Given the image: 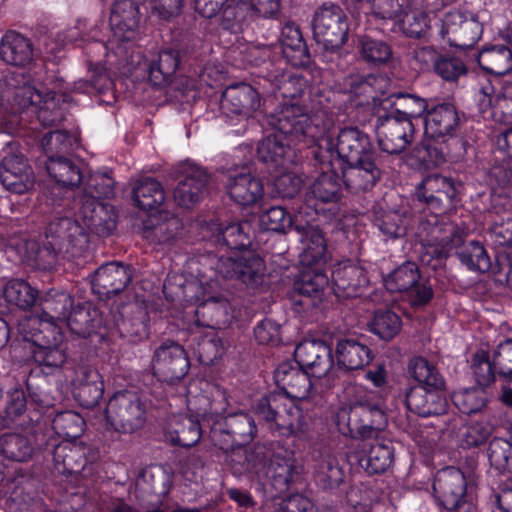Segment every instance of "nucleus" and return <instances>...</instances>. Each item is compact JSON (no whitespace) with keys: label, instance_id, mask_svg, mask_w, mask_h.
Instances as JSON below:
<instances>
[{"label":"nucleus","instance_id":"nucleus-55","mask_svg":"<svg viewBox=\"0 0 512 512\" xmlns=\"http://www.w3.org/2000/svg\"><path fill=\"white\" fill-rule=\"evenodd\" d=\"M85 374L81 372L78 386L73 387V395L76 401L84 408L92 409L96 407L103 397L104 385L99 372H92L91 384L85 386L81 384Z\"/></svg>","mask_w":512,"mask_h":512},{"label":"nucleus","instance_id":"nucleus-4","mask_svg":"<svg viewBox=\"0 0 512 512\" xmlns=\"http://www.w3.org/2000/svg\"><path fill=\"white\" fill-rule=\"evenodd\" d=\"M412 377L420 384L405 392L407 409L420 416L430 417L444 414L448 402L442 391L445 380L437 368L423 357H414L408 366Z\"/></svg>","mask_w":512,"mask_h":512},{"label":"nucleus","instance_id":"nucleus-52","mask_svg":"<svg viewBox=\"0 0 512 512\" xmlns=\"http://www.w3.org/2000/svg\"><path fill=\"white\" fill-rule=\"evenodd\" d=\"M374 223L387 237L400 238L406 234L409 220L405 212L379 207L375 211Z\"/></svg>","mask_w":512,"mask_h":512},{"label":"nucleus","instance_id":"nucleus-60","mask_svg":"<svg viewBox=\"0 0 512 512\" xmlns=\"http://www.w3.org/2000/svg\"><path fill=\"white\" fill-rule=\"evenodd\" d=\"M301 222L298 216L293 219L281 206H273L263 212L260 223L266 230L274 232L294 231L295 222Z\"/></svg>","mask_w":512,"mask_h":512},{"label":"nucleus","instance_id":"nucleus-6","mask_svg":"<svg viewBox=\"0 0 512 512\" xmlns=\"http://www.w3.org/2000/svg\"><path fill=\"white\" fill-rule=\"evenodd\" d=\"M38 324L37 318H24L18 323V331L25 341L36 346L33 357L37 363L49 368L61 367L67 359L61 332L48 325L38 328Z\"/></svg>","mask_w":512,"mask_h":512},{"label":"nucleus","instance_id":"nucleus-61","mask_svg":"<svg viewBox=\"0 0 512 512\" xmlns=\"http://www.w3.org/2000/svg\"><path fill=\"white\" fill-rule=\"evenodd\" d=\"M75 143V137L66 131L55 130L42 137L40 146L49 160V156L61 157V154L68 153L73 149Z\"/></svg>","mask_w":512,"mask_h":512},{"label":"nucleus","instance_id":"nucleus-9","mask_svg":"<svg viewBox=\"0 0 512 512\" xmlns=\"http://www.w3.org/2000/svg\"><path fill=\"white\" fill-rule=\"evenodd\" d=\"M215 273L225 279H237L248 287L262 284L265 265L263 260L250 251L209 258Z\"/></svg>","mask_w":512,"mask_h":512},{"label":"nucleus","instance_id":"nucleus-14","mask_svg":"<svg viewBox=\"0 0 512 512\" xmlns=\"http://www.w3.org/2000/svg\"><path fill=\"white\" fill-rule=\"evenodd\" d=\"M189 360L185 350L173 341H166L156 348L152 360L154 375L163 382L173 384L186 376Z\"/></svg>","mask_w":512,"mask_h":512},{"label":"nucleus","instance_id":"nucleus-62","mask_svg":"<svg viewBox=\"0 0 512 512\" xmlns=\"http://www.w3.org/2000/svg\"><path fill=\"white\" fill-rule=\"evenodd\" d=\"M487 456L492 467L500 473L512 471V445L504 438L490 441Z\"/></svg>","mask_w":512,"mask_h":512},{"label":"nucleus","instance_id":"nucleus-36","mask_svg":"<svg viewBox=\"0 0 512 512\" xmlns=\"http://www.w3.org/2000/svg\"><path fill=\"white\" fill-rule=\"evenodd\" d=\"M203 427L205 426L200 424L198 417L176 415L170 418L166 435L174 445L191 447L200 440Z\"/></svg>","mask_w":512,"mask_h":512},{"label":"nucleus","instance_id":"nucleus-8","mask_svg":"<svg viewBox=\"0 0 512 512\" xmlns=\"http://www.w3.org/2000/svg\"><path fill=\"white\" fill-rule=\"evenodd\" d=\"M105 416L107 423L116 432L132 434L144 427L147 407L137 393L120 391L109 399Z\"/></svg>","mask_w":512,"mask_h":512},{"label":"nucleus","instance_id":"nucleus-21","mask_svg":"<svg viewBox=\"0 0 512 512\" xmlns=\"http://www.w3.org/2000/svg\"><path fill=\"white\" fill-rule=\"evenodd\" d=\"M343 183L353 193L371 190L382 176L379 154L347 163Z\"/></svg>","mask_w":512,"mask_h":512},{"label":"nucleus","instance_id":"nucleus-42","mask_svg":"<svg viewBox=\"0 0 512 512\" xmlns=\"http://www.w3.org/2000/svg\"><path fill=\"white\" fill-rule=\"evenodd\" d=\"M266 475L276 494L286 492L298 476L295 460L291 456L273 455L267 466Z\"/></svg>","mask_w":512,"mask_h":512},{"label":"nucleus","instance_id":"nucleus-59","mask_svg":"<svg viewBox=\"0 0 512 512\" xmlns=\"http://www.w3.org/2000/svg\"><path fill=\"white\" fill-rule=\"evenodd\" d=\"M401 318L391 310H379L375 312L370 324V330L383 340H391L401 330Z\"/></svg>","mask_w":512,"mask_h":512},{"label":"nucleus","instance_id":"nucleus-25","mask_svg":"<svg viewBox=\"0 0 512 512\" xmlns=\"http://www.w3.org/2000/svg\"><path fill=\"white\" fill-rule=\"evenodd\" d=\"M310 373L298 363H281L274 372V380L284 396L291 399H306L311 391Z\"/></svg>","mask_w":512,"mask_h":512},{"label":"nucleus","instance_id":"nucleus-43","mask_svg":"<svg viewBox=\"0 0 512 512\" xmlns=\"http://www.w3.org/2000/svg\"><path fill=\"white\" fill-rule=\"evenodd\" d=\"M170 485V475L160 466L144 468L139 473L135 482L136 492L141 497L152 494L164 496L168 493Z\"/></svg>","mask_w":512,"mask_h":512},{"label":"nucleus","instance_id":"nucleus-37","mask_svg":"<svg viewBox=\"0 0 512 512\" xmlns=\"http://www.w3.org/2000/svg\"><path fill=\"white\" fill-rule=\"evenodd\" d=\"M72 333L88 337L97 333L103 325L101 312L90 303H82L73 307L64 323Z\"/></svg>","mask_w":512,"mask_h":512},{"label":"nucleus","instance_id":"nucleus-22","mask_svg":"<svg viewBox=\"0 0 512 512\" xmlns=\"http://www.w3.org/2000/svg\"><path fill=\"white\" fill-rule=\"evenodd\" d=\"M73 304L74 300L69 293L54 289L49 290L39 297L40 314L32 318L39 320L38 328L48 325L56 327L60 331L61 325H64L73 308Z\"/></svg>","mask_w":512,"mask_h":512},{"label":"nucleus","instance_id":"nucleus-56","mask_svg":"<svg viewBox=\"0 0 512 512\" xmlns=\"http://www.w3.org/2000/svg\"><path fill=\"white\" fill-rule=\"evenodd\" d=\"M420 277L417 264L405 262L388 275L385 286L391 292L405 293Z\"/></svg>","mask_w":512,"mask_h":512},{"label":"nucleus","instance_id":"nucleus-15","mask_svg":"<svg viewBox=\"0 0 512 512\" xmlns=\"http://www.w3.org/2000/svg\"><path fill=\"white\" fill-rule=\"evenodd\" d=\"M376 134L378 145L383 151L397 154L412 142L414 125L408 119H402L391 112L378 118Z\"/></svg>","mask_w":512,"mask_h":512},{"label":"nucleus","instance_id":"nucleus-48","mask_svg":"<svg viewBox=\"0 0 512 512\" xmlns=\"http://www.w3.org/2000/svg\"><path fill=\"white\" fill-rule=\"evenodd\" d=\"M357 50L361 59L371 65L385 64L393 54L392 47L387 41L369 35L358 37Z\"/></svg>","mask_w":512,"mask_h":512},{"label":"nucleus","instance_id":"nucleus-38","mask_svg":"<svg viewBox=\"0 0 512 512\" xmlns=\"http://www.w3.org/2000/svg\"><path fill=\"white\" fill-rule=\"evenodd\" d=\"M131 194L134 205L147 212L159 209L166 199L161 183L151 177L134 180Z\"/></svg>","mask_w":512,"mask_h":512},{"label":"nucleus","instance_id":"nucleus-40","mask_svg":"<svg viewBox=\"0 0 512 512\" xmlns=\"http://www.w3.org/2000/svg\"><path fill=\"white\" fill-rule=\"evenodd\" d=\"M36 433H5L0 436V453L9 460L25 462L29 460L36 447Z\"/></svg>","mask_w":512,"mask_h":512},{"label":"nucleus","instance_id":"nucleus-3","mask_svg":"<svg viewBox=\"0 0 512 512\" xmlns=\"http://www.w3.org/2000/svg\"><path fill=\"white\" fill-rule=\"evenodd\" d=\"M352 411L360 415L362 421V425L357 428L362 438V456L359 458L361 467L370 474L385 472L392 464L394 449L390 440L379 436L388 422L383 399L374 392L365 393L355 401Z\"/></svg>","mask_w":512,"mask_h":512},{"label":"nucleus","instance_id":"nucleus-23","mask_svg":"<svg viewBox=\"0 0 512 512\" xmlns=\"http://www.w3.org/2000/svg\"><path fill=\"white\" fill-rule=\"evenodd\" d=\"M456 186L449 177L432 174L418 184L415 196L434 211H441L446 205H451L456 196Z\"/></svg>","mask_w":512,"mask_h":512},{"label":"nucleus","instance_id":"nucleus-44","mask_svg":"<svg viewBox=\"0 0 512 512\" xmlns=\"http://www.w3.org/2000/svg\"><path fill=\"white\" fill-rule=\"evenodd\" d=\"M179 62L180 56L177 50L168 48L160 51L148 68V78L151 84L158 87L168 84L177 71Z\"/></svg>","mask_w":512,"mask_h":512},{"label":"nucleus","instance_id":"nucleus-28","mask_svg":"<svg viewBox=\"0 0 512 512\" xmlns=\"http://www.w3.org/2000/svg\"><path fill=\"white\" fill-rule=\"evenodd\" d=\"M261 106L259 93L249 84L240 83L226 88L221 108L226 115L251 117Z\"/></svg>","mask_w":512,"mask_h":512},{"label":"nucleus","instance_id":"nucleus-63","mask_svg":"<svg viewBox=\"0 0 512 512\" xmlns=\"http://www.w3.org/2000/svg\"><path fill=\"white\" fill-rule=\"evenodd\" d=\"M452 400L461 413L470 415L481 411L487 399L483 390L469 388L453 393Z\"/></svg>","mask_w":512,"mask_h":512},{"label":"nucleus","instance_id":"nucleus-57","mask_svg":"<svg viewBox=\"0 0 512 512\" xmlns=\"http://www.w3.org/2000/svg\"><path fill=\"white\" fill-rule=\"evenodd\" d=\"M395 109L393 114L412 122L428 112V103L425 98L410 93H397L395 95Z\"/></svg>","mask_w":512,"mask_h":512},{"label":"nucleus","instance_id":"nucleus-45","mask_svg":"<svg viewBox=\"0 0 512 512\" xmlns=\"http://www.w3.org/2000/svg\"><path fill=\"white\" fill-rule=\"evenodd\" d=\"M477 61L486 72L505 75L512 71V49L505 45L486 47L479 53Z\"/></svg>","mask_w":512,"mask_h":512},{"label":"nucleus","instance_id":"nucleus-34","mask_svg":"<svg viewBox=\"0 0 512 512\" xmlns=\"http://www.w3.org/2000/svg\"><path fill=\"white\" fill-rule=\"evenodd\" d=\"M294 231L298 234L303 244L301 261L305 265L317 264L324 260L327 250L326 240L322 231L310 224L295 222Z\"/></svg>","mask_w":512,"mask_h":512},{"label":"nucleus","instance_id":"nucleus-51","mask_svg":"<svg viewBox=\"0 0 512 512\" xmlns=\"http://www.w3.org/2000/svg\"><path fill=\"white\" fill-rule=\"evenodd\" d=\"M465 235L463 234V238ZM456 255L468 269L472 271L486 272L491 267L490 258L484 246L478 241L463 243L459 247H453Z\"/></svg>","mask_w":512,"mask_h":512},{"label":"nucleus","instance_id":"nucleus-5","mask_svg":"<svg viewBox=\"0 0 512 512\" xmlns=\"http://www.w3.org/2000/svg\"><path fill=\"white\" fill-rule=\"evenodd\" d=\"M257 428L254 418L248 413L230 414L224 419H216L211 424L209 437L214 446L228 452L232 449L230 463L239 465V472L249 469L247 452L242 446L255 438Z\"/></svg>","mask_w":512,"mask_h":512},{"label":"nucleus","instance_id":"nucleus-11","mask_svg":"<svg viewBox=\"0 0 512 512\" xmlns=\"http://www.w3.org/2000/svg\"><path fill=\"white\" fill-rule=\"evenodd\" d=\"M76 219L86 231L108 236L116 228L117 213L112 205L101 202L94 195L78 193L74 198Z\"/></svg>","mask_w":512,"mask_h":512},{"label":"nucleus","instance_id":"nucleus-50","mask_svg":"<svg viewBox=\"0 0 512 512\" xmlns=\"http://www.w3.org/2000/svg\"><path fill=\"white\" fill-rule=\"evenodd\" d=\"M321 168V175L311 185V194L322 203H335L341 196L339 177L331 170L332 167L321 165Z\"/></svg>","mask_w":512,"mask_h":512},{"label":"nucleus","instance_id":"nucleus-7","mask_svg":"<svg viewBox=\"0 0 512 512\" xmlns=\"http://www.w3.org/2000/svg\"><path fill=\"white\" fill-rule=\"evenodd\" d=\"M256 412L269 429L281 436L289 437L306 431L307 424L301 409L282 394L261 398L256 405Z\"/></svg>","mask_w":512,"mask_h":512},{"label":"nucleus","instance_id":"nucleus-13","mask_svg":"<svg viewBox=\"0 0 512 512\" xmlns=\"http://www.w3.org/2000/svg\"><path fill=\"white\" fill-rule=\"evenodd\" d=\"M482 25L476 15L451 11L441 20L439 34L450 46L468 49L474 46L482 34Z\"/></svg>","mask_w":512,"mask_h":512},{"label":"nucleus","instance_id":"nucleus-26","mask_svg":"<svg viewBox=\"0 0 512 512\" xmlns=\"http://www.w3.org/2000/svg\"><path fill=\"white\" fill-rule=\"evenodd\" d=\"M132 279L129 266L110 262L99 267L91 281L92 289L100 298H110L123 291Z\"/></svg>","mask_w":512,"mask_h":512},{"label":"nucleus","instance_id":"nucleus-41","mask_svg":"<svg viewBox=\"0 0 512 512\" xmlns=\"http://www.w3.org/2000/svg\"><path fill=\"white\" fill-rule=\"evenodd\" d=\"M227 191L234 202L243 206L255 204L263 196L261 181L250 173L230 177Z\"/></svg>","mask_w":512,"mask_h":512},{"label":"nucleus","instance_id":"nucleus-10","mask_svg":"<svg viewBox=\"0 0 512 512\" xmlns=\"http://www.w3.org/2000/svg\"><path fill=\"white\" fill-rule=\"evenodd\" d=\"M313 35L326 50H338L347 41L349 26L344 11L333 3H324L313 16Z\"/></svg>","mask_w":512,"mask_h":512},{"label":"nucleus","instance_id":"nucleus-20","mask_svg":"<svg viewBox=\"0 0 512 512\" xmlns=\"http://www.w3.org/2000/svg\"><path fill=\"white\" fill-rule=\"evenodd\" d=\"M94 459V452L82 442L64 440L53 449L54 468L63 475L80 474Z\"/></svg>","mask_w":512,"mask_h":512},{"label":"nucleus","instance_id":"nucleus-27","mask_svg":"<svg viewBox=\"0 0 512 512\" xmlns=\"http://www.w3.org/2000/svg\"><path fill=\"white\" fill-rule=\"evenodd\" d=\"M333 290L337 298L348 299L362 295L368 285L365 270L354 263L343 262L332 270Z\"/></svg>","mask_w":512,"mask_h":512},{"label":"nucleus","instance_id":"nucleus-46","mask_svg":"<svg viewBox=\"0 0 512 512\" xmlns=\"http://www.w3.org/2000/svg\"><path fill=\"white\" fill-rule=\"evenodd\" d=\"M46 170L51 178L64 187H74L83 178L79 166L64 156H49V160L46 161Z\"/></svg>","mask_w":512,"mask_h":512},{"label":"nucleus","instance_id":"nucleus-12","mask_svg":"<svg viewBox=\"0 0 512 512\" xmlns=\"http://www.w3.org/2000/svg\"><path fill=\"white\" fill-rule=\"evenodd\" d=\"M50 245L64 250L72 258L80 257L88 248L89 237L86 229L71 217L53 218L45 230Z\"/></svg>","mask_w":512,"mask_h":512},{"label":"nucleus","instance_id":"nucleus-47","mask_svg":"<svg viewBox=\"0 0 512 512\" xmlns=\"http://www.w3.org/2000/svg\"><path fill=\"white\" fill-rule=\"evenodd\" d=\"M149 225L145 227L144 237L155 244L168 245L177 238L181 229L182 223L176 216L165 214L162 221L154 222V219L149 220Z\"/></svg>","mask_w":512,"mask_h":512},{"label":"nucleus","instance_id":"nucleus-39","mask_svg":"<svg viewBox=\"0 0 512 512\" xmlns=\"http://www.w3.org/2000/svg\"><path fill=\"white\" fill-rule=\"evenodd\" d=\"M280 43L284 57L293 66H304L310 56L300 28L293 22H287L280 34Z\"/></svg>","mask_w":512,"mask_h":512},{"label":"nucleus","instance_id":"nucleus-17","mask_svg":"<svg viewBox=\"0 0 512 512\" xmlns=\"http://www.w3.org/2000/svg\"><path fill=\"white\" fill-rule=\"evenodd\" d=\"M189 411L201 417L204 426L211 431V424L216 419H224L222 414L229 406L227 392L217 384L206 383L204 394L188 396Z\"/></svg>","mask_w":512,"mask_h":512},{"label":"nucleus","instance_id":"nucleus-35","mask_svg":"<svg viewBox=\"0 0 512 512\" xmlns=\"http://www.w3.org/2000/svg\"><path fill=\"white\" fill-rule=\"evenodd\" d=\"M209 229L213 233L212 240L220 248L233 251L246 249L251 245V226L248 222L230 223L225 227L217 222H212Z\"/></svg>","mask_w":512,"mask_h":512},{"label":"nucleus","instance_id":"nucleus-16","mask_svg":"<svg viewBox=\"0 0 512 512\" xmlns=\"http://www.w3.org/2000/svg\"><path fill=\"white\" fill-rule=\"evenodd\" d=\"M5 145L11 150L0 162V180L3 186L16 194H23L31 190L35 183L34 173L24 156L14 153V143L9 141Z\"/></svg>","mask_w":512,"mask_h":512},{"label":"nucleus","instance_id":"nucleus-64","mask_svg":"<svg viewBox=\"0 0 512 512\" xmlns=\"http://www.w3.org/2000/svg\"><path fill=\"white\" fill-rule=\"evenodd\" d=\"M344 473L338 460L332 455L323 457L318 466L317 482L325 489L338 487L343 482Z\"/></svg>","mask_w":512,"mask_h":512},{"label":"nucleus","instance_id":"nucleus-31","mask_svg":"<svg viewBox=\"0 0 512 512\" xmlns=\"http://www.w3.org/2000/svg\"><path fill=\"white\" fill-rule=\"evenodd\" d=\"M463 243V232L453 223L447 222L445 217H441L434 229L424 252L422 261L425 257L443 259L446 258L453 247H459Z\"/></svg>","mask_w":512,"mask_h":512},{"label":"nucleus","instance_id":"nucleus-53","mask_svg":"<svg viewBox=\"0 0 512 512\" xmlns=\"http://www.w3.org/2000/svg\"><path fill=\"white\" fill-rule=\"evenodd\" d=\"M291 152L289 144L284 143L276 134L267 135L260 141L257 148L259 159L264 163H273L275 166H283Z\"/></svg>","mask_w":512,"mask_h":512},{"label":"nucleus","instance_id":"nucleus-32","mask_svg":"<svg viewBox=\"0 0 512 512\" xmlns=\"http://www.w3.org/2000/svg\"><path fill=\"white\" fill-rule=\"evenodd\" d=\"M336 363L345 370L363 369L373 359L370 347L356 337H342L335 347Z\"/></svg>","mask_w":512,"mask_h":512},{"label":"nucleus","instance_id":"nucleus-2","mask_svg":"<svg viewBox=\"0 0 512 512\" xmlns=\"http://www.w3.org/2000/svg\"><path fill=\"white\" fill-rule=\"evenodd\" d=\"M66 96L32 83L23 72L7 71L0 78V105L6 102L16 112L30 110L43 127L57 125L65 118Z\"/></svg>","mask_w":512,"mask_h":512},{"label":"nucleus","instance_id":"nucleus-58","mask_svg":"<svg viewBox=\"0 0 512 512\" xmlns=\"http://www.w3.org/2000/svg\"><path fill=\"white\" fill-rule=\"evenodd\" d=\"M85 421L83 417L74 411H62L57 413L52 421V428L59 436L76 439L84 432Z\"/></svg>","mask_w":512,"mask_h":512},{"label":"nucleus","instance_id":"nucleus-33","mask_svg":"<svg viewBox=\"0 0 512 512\" xmlns=\"http://www.w3.org/2000/svg\"><path fill=\"white\" fill-rule=\"evenodd\" d=\"M0 58L6 64L26 67L34 59L33 43L19 32L7 31L0 41Z\"/></svg>","mask_w":512,"mask_h":512},{"label":"nucleus","instance_id":"nucleus-19","mask_svg":"<svg viewBox=\"0 0 512 512\" xmlns=\"http://www.w3.org/2000/svg\"><path fill=\"white\" fill-rule=\"evenodd\" d=\"M209 182L210 176L205 169L192 164L186 165L182 179L174 189V200L185 208L195 205L208 193Z\"/></svg>","mask_w":512,"mask_h":512},{"label":"nucleus","instance_id":"nucleus-54","mask_svg":"<svg viewBox=\"0 0 512 512\" xmlns=\"http://www.w3.org/2000/svg\"><path fill=\"white\" fill-rule=\"evenodd\" d=\"M401 27L403 32L413 38H420L426 35L430 29V19L426 11L410 2L402 13Z\"/></svg>","mask_w":512,"mask_h":512},{"label":"nucleus","instance_id":"nucleus-1","mask_svg":"<svg viewBox=\"0 0 512 512\" xmlns=\"http://www.w3.org/2000/svg\"><path fill=\"white\" fill-rule=\"evenodd\" d=\"M267 124L289 142L313 148L319 165L332 167L334 160L346 163L378 154L370 137L357 127L342 128L334 138V119L327 111L309 110L298 102H285L267 116Z\"/></svg>","mask_w":512,"mask_h":512},{"label":"nucleus","instance_id":"nucleus-24","mask_svg":"<svg viewBox=\"0 0 512 512\" xmlns=\"http://www.w3.org/2000/svg\"><path fill=\"white\" fill-rule=\"evenodd\" d=\"M294 355L298 365L313 377L325 376L333 366L332 350L321 340H307L300 343Z\"/></svg>","mask_w":512,"mask_h":512},{"label":"nucleus","instance_id":"nucleus-29","mask_svg":"<svg viewBox=\"0 0 512 512\" xmlns=\"http://www.w3.org/2000/svg\"><path fill=\"white\" fill-rule=\"evenodd\" d=\"M140 12L135 0H116L110 16L114 37L120 41L133 40L139 28Z\"/></svg>","mask_w":512,"mask_h":512},{"label":"nucleus","instance_id":"nucleus-30","mask_svg":"<svg viewBox=\"0 0 512 512\" xmlns=\"http://www.w3.org/2000/svg\"><path fill=\"white\" fill-rule=\"evenodd\" d=\"M459 122L457 110L452 104H438L426 113L424 132L428 138L444 140L455 134Z\"/></svg>","mask_w":512,"mask_h":512},{"label":"nucleus","instance_id":"nucleus-49","mask_svg":"<svg viewBox=\"0 0 512 512\" xmlns=\"http://www.w3.org/2000/svg\"><path fill=\"white\" fill-rule=\"evenodd\" d=\"M7 302L22 310H29L39 302L38 290L22 279L8 281L3 289Z\"/></svg>","mask_w":512,"mask_h":512},{"label":"nucleus","instance_id":"nucleus-18","mask_svg":"<svg viewBox=\"0 0 512 512\" xmlns=\"http://www.w3.org/2000/svg\"><path fill=\"white\" fill-rule=\"evenodd\" d=\"M433 490L447 510L458 511L465 504L466 480L458 468L447 467L438 471Z\"/></svg>","mask_w":512,"mask_h":512}]
</instances>
